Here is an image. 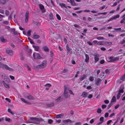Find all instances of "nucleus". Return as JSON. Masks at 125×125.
I'll use <instances>...</instances> for the list:
<instances>
[{"instance_id": "50", "label": "nucleus", "mask_w": 125, "mask_h": 125, "mask_svg": "<svg viewBox=\"0 0 125 125\" xmlns=\"http://www.w3.org/2000/svg\"><path fill=\"white\" fill-rule=\"evenodd\" d=\"M104 102L105 104H108L109 102V101L107 100H104Z\"/></svg>"}, {"instance_id": "4", "label": "nucleus", "mask_w": 125, "mask_h": 125, "mask_svg": "<svg viewBox=\"0 0 125 125\" xmlns=\"http://www.w3.org/2000/svg\"><path fill=\"white\" fill-rule=\"evenodd\" d=\"M33 57L34 59H40L41 58L40 54L38 53L35 52L33 53Z\"/></svg>"}, {"instance_id": "36", "label": "nucleus", "mask_w": 125, "mask_h": 125, "mask_svg": "<svg viewBox=\"0 0 125 125\" xmlns=\"http://www.w3.org/2000/svg\"><path fill=\"white\" fill-rule=\"evenodd\" d=\"M102 110L100 108H98L97 110V112L99 114H100L101 113Z\"/></svg>"}, {"instance_id": "9", "label": "nucleus", "mask_w": 125, "mask_h": 125, "mask_svg": "<svg viewBox=\"0 0 125 125\" xmlns=\"http://www.w3.org/2000/svg\"><path fill=\"white\" fill-rule=\"evenodd\" d=\"M9 0H0V4L2 5H4Z\"/></svg>"}, {"instance_id": "64", "label": "nucleus", "mask_w": 125, "mask_h": 125, "mask_svg": "<svg viewBox=\"0 0 125 125\" xmlns=\"http://www.w3.org/2000/svg\"><path fill=\"white\" fill-rule=\"evenodd\" d=\"M93 97V95L92 94H89V95L88 96V98H92Z\"/></svg>"}, {"instance_id": "17", "label": "nucleus", "mask_w": 125, "mask_h": 125, "mask_svg": "<svg viewBox=\"0 0 125 125\" xmlns=\"http://www.w3.org/2000/svg\"><path fill=\"white\" fill-rule=\"evenodd\" d=\"M87 93L85 92H83L82 93V96L83 97H85L87 95Z\"/></svg>"}, {"instance_id": "20", "label": "nucleus", "mask_w": 125, "mask_h": 125, "mask_svg": "<svg viewBox=\"0 0 125 125\" xmlns=\"http://www.w3.org/2000/svg\"><path fill=\"white\" fill-rule=\"evenodd\" d=\"M116 101V99L115 97V96H113L112 97L111 103H113L114 102H115Z\"/></svg>"}, {"instance_id": "60", "label": "nucleus", "mask_w": 125, "mask_h": 125, "mask_svg": "<svg viewBox=\"0 0 125 125\" xmlns=\"http://www.w3.org/2000/svg\"><path fill=\"white\" fill-rule=\"evenodd\" d=\"M9 77L10 78L12 79L13 80L14 78V77L13 76L11 75H10Z\"/></svg>"}, {"instance_id": "32", "label": "nucleus", "mask_w": 125, "mask_h": 125, "mask_svg": "<svg viewBox=\"0 0 125 125\" xmlns=\"http://www.w3.org/2000/svg\"><path fill=\"white\" fill-rule=\"evenodd\" d=\"M99 120L100 121V122H101L103 123L104 121V117H101L99 119Z\"/></svg>"}, {"instance_id": "52", "label": "nucleus", "mask_w": 125, "mask_h": 125, "mask_svg": "<svg viewBox=\"0 0 125 125\" xmlns=\"http://www.w3.org/2000/svg\"><path fill=\"white\" fill-rule=\"evenodd\" d=\"M17 40V41L18 42V43L19 44L21 43L22 42V40Z\"/></svg>"}, {"instance_id": "10", "label": "nucleus", "mask_w": 125, "mask_h": 125, "mask_svg": "<svg viewBox=\"0 0 125 125\" xmlns=\"http://www.w3.org/2000/svg\"><path fill=\"white\" fill-rule=\"evenodd\" d=\"M64 116V114H61L59 115H57L56 116V118H62Z\"/></svg>"}, {"instance_id": "49", "label": "nucleus", "mask_w": 125, "mask_h": 125, "mask_svg": "<svg viewBox=\"0 0 125 125\" xmlns=\"http://www.w3.org/2000/svg\"><path fill=\"white\" fill-rule=\"evenodd\" d=\"M8 111L12 115H13V113L11 112V111L10 109H8Z\"/></svg>"}, {"instance_id": "12", "label": "nucleus", "mask_w": 125, "mask_h": 125, "mask_svg": "<svg viewBox=\"0 0 125 125\" xmlns=\"http://www.w3.org/2000/svg\"><path fill=\"white\" fill-rule=\"evenodd\" d=\"M101 81V80L99 78L96 79L95 81V84L98 85H99L100 84Z\"/></svg>"}, {"instance_id": "37", "label": "nucleus", "mask_w": 125, "mask_h": 125, "mask_svg": "<svg viewBox=\"0 0 125 125\" xmlns=\"http://www.w3.org/2000/svg\"><path fill=\"white\" fill-rule=\"evenodd\" d=\"M67 91L69 92L71 94L74 95V94L71 90L67 89Z\"/></svg>"}, {"instance_id": "5", "label": "nucleus", "mask_w": 125, "mask_h": 125, "mask_svg": "<svg viewBox=\"0 0 125 125\" xmlns=\"http://www.w3.org/2000/svg\"><path fill=\"white\" fill-rule=\"evenodd\" d=\"M119 56H117L116 57H110L109 58V59L110 60V61L113 62L118 60H119Z\"/></svg>"}, {"instance_id": "18", "label": "nucleus", "mask_w": 125, "mask_h": 125, "mask_svg": "<svg viewBox=\"0 0 125 125\" xmlns=\"http://www.w3.org/2000/svg\"><path fill=\"white\" fill-rule=\"evenodd\" d=\"M26 98L27 99L29 100L33 99H34V97L33 96L31 95H29L28 96L26 97Z\"/></svg>"}, {"instance_id": "57", "label": "nucleus", "mask_w": 125, "mask_h": 125, "mask_svg": "<svg viewBox=\"0 0 125 125\" xmlns=\"http://www.w3.org/2000/svg\"><path fill=\"white\" fill-rule=\"evenodd\" d=\"M87 43L89 45H93L92 42H90V41H88L87 42Z\"/></svg>"}, {"instance_id": "48", "label": "nucleus", "mask_w": 125, "mask_h": 125, "mask_svg": "<svg viewBox=\"0 0 125 125\" xmlns=\"http://www.w3.org/2000/svg\"><path fill=\"white\" fill-rule=\"evenodd\" d=\"M97 41H96L94 40V41L92 42L93 45L94 44L96 43H97Z\"/></svg>"}, {"instance_id": "26", "label": "nucleus", "mask_w": 125, "mask_h": 125, "mask_svg": "<svg viewBox=\"0 0 125 125\" xmlns=\"http://www.w3.org/2000/svg\"><path fill=\"white\" fill-rule=\"evenodd\" d=\"M59 5L62 8L63 7L65 8H66L65 5V4L64 3H60Z\"/></svg>"}, {"instance_id": "41", "label": "nucleus", "mask_w": 125, "mask_h": 125, "mask_svg": "<svg viewBox=\"0 0 125 125\" xmlns=\"http://www.w3.org/2000/svg\"><path fill=\"white\" fill-rule=\"evenodd\" d=\"M95 120V119H91V120L90 121V122L91 124L92 123L94 122V121Z\"/></svg>"}, {"instance_id": "33", "label": "nucleus", "mask_w": 125, "mask_h": 125, "mask_svg": "<svg viewBox=\"0 0 125 125\" xmlns=\"http://www.w3.org/2000/svg\"><path fill=\"white\" fill-rule=\"evenodd\" d=\"M45 86L50 88L51 86V85L50 83H47L45 85Z\"/></svg>"}, {"instance_id": "59", "label": "nucleus", "mask_w": 125, "mask_h": 125, "mask_svg": "<svg viewBox=\"0 0 125 125\" xmlns=\"http://www.w3.org/2000/svg\"><path fill=\"white\" fill-rule=\"evenodd\" d=\"M1 42H5L7 41L6 40H0Z\"/></svg>"}, {"instance_id": "30", "label": "nucleus", "mask_w": 125, "mask_h": 125, "mask_svg": "<svg viewBox=\"0 0 125 125\" xmlns=\"http://www.w3.org/2000/svg\"><path fill=\"white\" fill-rule=\"evenodd\" d=\"M31 30H29L27 31V35L28 36H30L31 35Z\"/></svg>"}, {"instance_id": "53", "label": "nucleus", "mask_w": 125, "mask_h": 125, "mask_svg": "<svg viewBox=\"0 0 125 125\" xmlns=\"http://www.w3.org/2000/svg\"><path fill=\"white\" fill-rule=\"evenodd\" d=\"M92 88V87L90 86H88L87 87V89L88 90H90Z\"/></svg>"}, {"instance_id": "44", "label": "nucleus", "mask_w": 125, "mask_h": 125, "mask_svg": "<svg viewBox=\"0 0 125 125\" xmlns=\"http://www.w3.org/2000/svg\"><path fill=\"white\" fill-rule=\"evenodd\" d=\"M125 21V18H123V19L121 21L120 23H123Z\"/></svg>"}, {"instance_id": "29", "label": "nucleus", "mask_w": 125, "mask_h": 125, "mask_svg": "<svg viewBox=\"0 0 125 125\" xmlns=\"http://www.w3.org/2000/svg\"><path fill=\"white\" fill-rule=\"evenodd\" d=\"M49 18L50 19H53V15L52 13H50L49 15Z\"/></svg>"}, {"instance_id": "19", "label": "nucleus", "mask_w": 125, "mask_h": 125, "mask_svg": "<svg viewBox=\"0 0 125 125\" xmlns=\"http://www.w3.org/2000/svg\"><path fill=\"white\" fill-rule=\"evenodd\" d=\"M43 50L46 52H48L49 51V49L48 47L46 46H44L43 47Z\"/></svg>"}, {"instance_id": "34", "label": "nucleus", "mask_w": 125, "mask_h": 125, "mask_svg": "<svg viewBox=\"0 0 125 125\" xmlns=\"http://www.w3.org/2000/svg\"><path fill=\"white\" fill-rule=\"evenodd\" d=\"M113 103H110V104L108 105L107 108L108 109L110 107L113 105Z\"/></svg>"}, {"instance_id": "28", "label": "nucleus", "mask_w": 125, "mask_h": 125, "mask_svg": "<svg viewBox=\"0 0 125 125\" xmlns=\"http://www.w3.org/2000/svg\"><path fill=\"white\" fill-rule=\"evenodd\" d=\"M94 80V77L93 76H91L89 77V80L91 81L92 82Z\"/></svg>"}, {"instance_id": "63", "label": "nucleus", "mask_w": 125, "mask_h": 125, "mask_svg": "<svg viewBox=\"0 0 125 125\" xmlns=\"http://www.w3.org/2000/svg\"><path fill=\"white\" fill-rule=\"evenodd\" d=\"M5 99L6 100L8 101L9 102H10L11 100L7 98H6Z\"/></svg>"}, {"instance_id": "7", "label": "nucleus", "mask_w": 125, "mask_h": 125, "mask_svg": "<svg viewBox=\"0 0 125 125\" xmlns=\"http://www.w3.org/2000/svg\"><path fill=\"white\" fill-rule=\"evenodd\" d=\"M7 53L9 55L11 56L13 54V52L12 50L8 49L6 50Z\"/></svg>"}, {"instance_id": "8", "label": "nucleus", "mask_w": 125, "mask_h": 125, "mask_svg": "<svg viewBox=\"0 0 125 125\" xmlns=\"http://www.w3.org/2000/svg\"><path fill=\"white\" fill-rule=\"evenodd\" d=\"M94 62H97L99 60V55L98 54L94 55Z\"/></svg>"}, {"instance_id": "15", "label": "nucleus", "mask_w": 125, "mask_h": 125, "mask_svg": "<svg viewBox=\"0 0 125 125\" xmlns=\"http://www.w3.org/2000/svg\"><path fill=\"white\" fill-rule=\"evenodd\" d=\"M70 2L71 3V4L73 6H74L76 5V4L74 0H70Z\"/></svg>"}, {"instance_id": "58", "label": "nucleus", "mask_w": 125, "mask_h": 125, "mask_svg": "<svg viewBox=\"0 0 125 125\" xmlns=\"http://www.w3.org/2000/svg\"><path fill=\"white\" fill-rule=\"evenodd\" d=\"M105 7V6H102V7H100V8H99V9L100 10H102L104 9V8Z\"/></svg>"}, {"instance_id": "2", "label": "nucleus", "mask_w": 125, "mask_h": 125, "mask_svg": "<svg viewBox=\"0 0 125 125\" xmlns=\"http://www.w3.org/2000/svg\"><path fill=\"white\" fill-rule=\"evenodd\" d=\"M0 67L10 71H13L14 70L13 69L9 68L7 65L3 64L1 63H0Z\"/></svg>"}, {"instance_id": "27", "label": "nucleus", "mask_w": 125, "mask_h": 125, "mask_svg": "<svg viewBox=\"0 0 125 125\" xmlns=\"http://www.w3.org/2000/svg\"><path fill=\"white\" fill-rule=\"evenodd\" d=\"M120 43L121 44H123V46H125V40H123Z\"/></svg>"}, {"instance_id": "23", "label": "nucleus", "mask_w": 125, "mask_h": 125, "mask_svg": "<svg viewBox=\"0 0 125 125\" xmlns=\"http://www.w3.org/2000/svg\"><path fill=\"white\" fill-rule=\"evenodd\" d=\"M97 44L98 45H104V42L99 41L98 42H97Z\"/></svg>"}, {"instance_id": "31", "label": "nucleus", "mask_w": 125, "mask_h": 125, "mask_svg": "<svg viewBox=\"0 0 125 125\" xmlns=\"http://www.w3.org/2000/svg\"><path fill=\"white\" fill-rule=\"evenodd\" d=\"M4 85L6 88H9V86L8 84L4 83Z\"/></svg>"}, {"instance_id": "45", "label": "nucleus", "mask_w": 125, "mask_h": 125, "mask_svg": "<svg viewBox=\"0 0 125 125\" xmlns=\"http://www.w3.org/2000/svg\"><path fill=\"white\" fill-rule=\"evenodd\" d=\"M21 99L22 101H23L24 103H27V101H25L24 99L23 98H21Z\"/></svg>"}, {"instance_id": "21", "label": "nucleus", "mask_w": 125, "mask_h": 125, "mask_svg": "<svg viewBox=\"0 0 125 125\" xmlns=\"http://www.w3.org/2000/svg\"><path fill=\"white\" fill-rule=\"evenodd\" d=\"M40 37L39 35L35 34L33 35V38L34 39H37L39 38Z\"/></svg>"}, {"instance_id": "61", "label": "nucleus", "mask_w": 125, "mask_h": 125, "mask_svg": "<svg viewBox=\"0 0 125 125\" xmlns=\"http://www.w3.org/2000/svg\"><path fill=\"white\" fill-rule=\"evenodd\" d=\"M104 38L103 37H97V39H103Z\"/></svg>"}, {"instance_id": "38", "label": "nucleus", "mask_w": 125, "mask_h": 125, "mask_svg": "<svg viewBox=\"0 0 125 125\" xmlns=\"http://www.w3.org/2000/svg\"><path fill=\"white\" fill-rule=\"evenodd\" d=\"M56 16L57 17V19L59 20H61V18L60 16L58 14H57L56 15Z\"/></svg>"}, {"instance_id": "14", "label": "nucleus", "mask_w": 125, "mask_h": 125, "mask_svg": "<svg viewBox=\"0 0 125 125\" xmlns=\"http://www.w3.org/2000/svg\"><path fill=\"white\" fill-rule=\"evenodd\" d=\"M85 56L86 57V59L85 60V62H88L89 60V56L87 54H85Z\"/></svg>"}, {"instance_id": "46", "label": "nucleus", "mask_w": 125, "mask_h": 125, "mask_svg": "<svg viewBox=\"0 0 125 125\" xmlns=\"http://www.w3.org/2000/svg\"><path fill=\"white\" fill-rule=\"evenodd\" d=\"M50 55L51 56L52 58L54 54L52 52V51H51L50 52Z\"/></svg>"}, {"instance_id": "6", "label": "nucleus", "mask_w": 125, "mask_h": 125, "mask_svg": "<svg viewBox=\"0 0 125 125\" xmlns=\"http://www.w3.org/2000/svg\"><path fill=\"white\" fill-rule=\"evenodd\" d=\"M29 15V12L28 11H27L26 12L25 16V22L26 23L28 21V19L29 18L28 16Z\"/></svg>"}, {"instance_id": "55", "label": "nucleus", "mask_w": 125, "mask_h": 125, "mask_svg": "<svg viewBox=\"0 0 125 125\" xmlns=\"http://www.w3.org/2000/svg\"><path fill=\"white\" fill-rule=\"evenodd\" d=\"M52 122V120L51 119H49L48 120V122L49 124H51Z\"/></svg>"}, {"instance_id": "35", "label": "nucleus", "mask_w": 125, "mask_h": 125, "mask_svg": "<svg viewBox=\"0 0 125 125\" xmlns=\"http://www.w3.org/2000/svg\"><path fill=\"white\" fill-rule=\"evenodd\" d=\"M39 7L40 9L42 10H43L44 8L43 6L41 4L39 5Z\"/></svg>"}, {"instance_id": "51", "label": "nucleus", "mask_w": 125, "mask_h": 125, "mask_svg": "<svg viewBox=\"0 0 125 125\" xmlns=\"http://www.w3.org/2000/svg\"><path fill=\"white\" fill-rule=\"evenodd\" d=\"M106 105L105 104H103L102 105V108H103V109L104 108H106Z\"/></svg>"}, {"instance_id": "1", "label": "nucleus", "mask_w": 125, "mask_h": 125, "mask_svg": "<svg viewBox=\"0 0 125 125\" xmlns=\"http://www.w3.org/2000/svg\"><path fill=\"white\" fill-rule=\"evenodd\" d=\"M30 119L31 120L32 123L38 124L40 122L43 121V119L41 118L31 117L30 118Z\"/></svg>"}, {"instance_id": "40", "label": "nucleus", "mask_w": 125, "mask_h": 125, "mask_svg": "<svg viewBox=\"0 0 125 125\" xmlns=\"http://www.w3.org/2000/svg\"><path fill=\"white\" fill-rule=\"evenodd\" d=\"M5 13L6 15L7 16L8 15L9 13V11L7 10H6L5 11Z\"/></svg>"}, {"instance_id": "54", "label": "nucleus", "mask_w": 125, "mask_h": 125, "mask_svg": "<svg viewBox=\"0 0 125 125\" xmlns=\"http://www.w3.org/2000/svg\"><path fill=\"white\" fill-rule=\"evenodd\" d=\"M108 113H105V114L104 117H108Z\"/></svg>"}, {"instance_id": "16", "label": "nucleus", "mask_w": 125, "mask_h": 125, "mask_svg": "<svg viewBox=\"0 0 125 125\" xmlns=\"http://www.w3.org/2000/svg\"><path fill=\"white\" fill-rule=\"evenodd\" d=\"M112 43L110 42H104V45L107 46H109L111 45Z\"/></svg>"}, {"instance_id": "42", "label": "nucleus", "mask_w": 125, "mask_h": 125, "mask_svg": "<svg viewBox=\"0 0 125 125\" xmlns=\"http://www.w3.org/2000/svg\"><path fill=\"white\" fill-rule=\"evenodd\" d=\"M61 96H59V97H58L57 99H55V101L56 102H58L61 99Z\"/></svg>"}, {"instance_id": "39", "label": "nucleus", "mask_w": 125, "mask_h": 125, "mask_svg": "<svg viewBox=\"0 0 125 125\" xmlns=\"http://www.w3.org/2000/svg\"><path fill=\"white\" fill-rule=\"evenodd\" d=\"M65 122H70V123H72V121L70 119H67L65 120Z\"/></svg>"}, {"instance_id": "3", "label": "nucleus", "mask_w": 125, "mask_h": 125, "mask_svg": "<svg viewBox=\"0 0 125 125\" xmlns=\"http://www.w3.org/2000/svg\"><path fill=\"white\" fill-rule=\"evenodd\" d=\"M46 64L47 61H44L42 62L41 64L38 65V67L40 68H44L46 67Z\"/></svg>"}, {"instance_id": "11", "label": "nucleus", "mask_w": 125, "mask_h": 125, "mask_svg": "<svg viewBox=\"0 0 125 125\" xmlns=\"http://www.w3.org/2000/svg\"><path fill=\"white\" fill-rule=\"evenodd\" d=\"M67 90V89L65 88L64 92V96L66 98H67L68 96Z\"/></svg>"}, {"instance_id": "47", "label": "nucleus", "mask_w": 125, "mask_h": 125, "mask_svg": "<svg viewBox=\"0 0 125 125\" xmlns=\"http://www.w3.org/2000/svg\"><path fill=\"white\" fill-rule=\"evenodd\" d=\"M13 34L14 35H18L19 34V33H18L17 31H15L14 32H13Z\"/></svg>"}, {"instance_id": "62", "label": "nucleus", "mask_w": 125, "mask_h": 125, "mask_svg": "<svg viewBox=\"0 0 125 125\" xmlns=\"http://www.w3.org/2000/svg\"><path fill=\"white\" fill-rule=\"evenodd\" d=\"M105 72L106 73L108 74L109 73V70L108 69H106L105 70Z\"/></svg>"}, {"instance_id": "43", "label": "nucleus", "mask_w": 125, "mask_h": 125, "mask_svg": "<svg viewBox=\"0 0 125 125\" xmlns=\"http://www.w3.org/2000/svg\"><path fill=\"white\" fill-rule=\"evenodd\" d=\"M123 89H120L119 92V93H122L123 92Z\"/></svg>"}, {"instance_id": "22", "label": "nucleus", "mask_w": 125, "mask_h": 125, "mask_svg": "<svg viewBox=\"0 0 125 125\" xmlns=\"http://www.w3.org/2000/svg\"><path fill=\"white\" fill-rule=\"evenodd\" d=\"M119 16H120L119 15H117L112 17V18L113 20H115L117 18H118Z\"/></svg>"}, {"instance_id": "13", "label": "nucleus", "mask_w": 125, "mask_h": 125, "mask_svg": "<svg viewBox=\"0 0 125 125\" xmlns=\"http://www.w3.org/2000/svg\"><path fill=\"white\" fill-rule=\"evenodd\" d=\"M32 47L34 48L35 51H38L39 49V46H36L34 45H32Z\"/></svg>"}, {"instance_id": "24", "label": "nucleus", "mask_w": 125, "mask_h": 125, "mask_svg": "<svg viewBox=\"0 0 125 125\" xmlns=\"http://www.w3.org/2000/svg\"><path fill=\"white\" fill-rule=\"evenodd\" d=\"M54 103L53 102H52L50 104H47V106L49 107H51L53 105Z\"/></svg>"}, {"instance_id": "56", "label": "nucleus", "mask_w": 125, "mask_h": 125, "mask_svg": "<svg viewBox=\"0 0 125 125\" xmlns=\"http://www.w3.org/2000/svg\"><path fill=\"white\" fill-rule=\"evenodd\" d=\"M120 4H119L117 8L116 9V10L117 11H118L120 9Z\"/></svg>"}, {"instance_id": "25", "label": "nucleus", "mask_w": 125, "mask_h": 125, "mask_svg": "<svg viewBox=\"0 0 125 125\" xmlns=\"http://www.w3.org/2000/svg\"><path fill=\"white\" fill-rule=\"evenodd\" d=\"M85 76L84 75H83V76H81L80 78V81H83V80L84 79H85Z\"/></svg>"}]
</instances>
